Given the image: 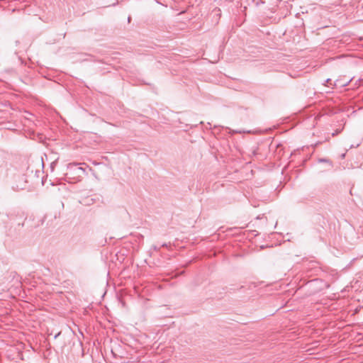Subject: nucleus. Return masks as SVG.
<instances>
[{
    "mask_svg": "<svg viewBox=\"0 0 363 363\" xmlns=\"http://www.w3.org/2000/svg\"><path fill=\"white\" fill-rule=\"evenodd\" d=\"M85 172V169L79 167L77 164H69L67 167L66 176H76L80 177Z\"/></svg>",
    "mask_w": 363,
    "mask_h": 363,
    "instance_id": "nucleus-1",
    "label": "nucleus"
},
{
    "mask_svg": "<svg viewBox=\"0 0 363 363\" xmlns=\"http://www.w3.org/2000/svg\"><path fill=\"white\" fill-rule=\"evenodd\" d=\"M319 162H329L330 161L328 159L323 158V159H320Z\"/></svg>",
    "mask_w": 363,
    "mask_h": 363,
    "instance_id": "nucleus-2",
    "label": "nucleus"
},
{
    "mask_svg": "<svg viewBox=\"0 0 363 363\" xmlns=\"http://www.w3.org/2000/svg\"><path fill=\"white\" fill-rule=\"evenodd\" d=\"M331 82L330 79H328L325 80V83H330Z\"/></svg>",
    "mask_w": 363,
    "mask_h": 363,
    "instance_id": "nucleus-3",
    "label": "nucleus"
},
{
    "mask_svg": "<svg viewBox=\"0 0 363 363\" xmlns=\"http://www.w3.org/2000/svg\"><path fill=\"white\" fill-rule=\"evenodd\" d=\"M162 247H167V243H164V244L162 245Z\"/></svg>",
    "mask_w": 363,
    "mask_h": 363,
    "instance_id": "nucleus-4",
    "label": "nucleus"
},
{
    "mask_svg": "<svg viewBox=\"0 0 363 363\" xmlns=\"http://www.w3.org/2000/svg\"><path fill=\"white\" fill-rule=\"evenodd\" d=\"M154 250H159L160 247H157V246H154Z\"/></svg>",
    "mask_w": 363,
    "mask_h": 363,
    "instance_id": "nucleus-5",
    "label": "nucleus"
},
{
    "mask_svg": "<svg viewBox=\"0 0 363 363\" xmlns=\"http://www.w3.org/2000/svg\"><path fill=\"white\" fill-rule=\"evenodd\" d=\"M130 20H131V17H130V16H129V17L128 18V21L130 23Z\"/></svg>",
    "mask_w": 363,
    "mask_h": 363,
    "instance_id": "nucleus-6",
    "label": "nucleus"
},
{
    "mask_svg": "<svg viewBox=\"0 0 363 363\" xmlns=\"http://www.w3.org/2000/svg\"><path fill=\"white\" fill-rule=\"evenodd\" d=\"M60 333H59L57 335H55V338H57L60 335Z\"/></svg>",
    "mask_w": 363,
    "mask_h": 363,
    "instance_id": "nucleus-7",
    "label": "nucleus"
},
{
    "mask_svg": "<svg viewBox=\"0 0 363 363\" xmlns=\"http://www.w3.org/2000/svg\"><path fill=\"white\" fill-rule=\"evenodd\" d=\"M41 164L43 167V159L42 158H41Z\"/></svg>",
    "mask_w": 363,
    "mask_h": 363,
    "instance_id": "nucleus-8",
    "label": "nucleus"
}]
</instances>
